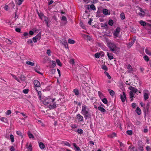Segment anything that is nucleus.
<instances>
[{
    "label": "nucleus",
    "instance_id": "nucleus-7",
    "mask_svg": "<svg viewBox=\"0 0 151 151\" xmlns=\"http://www.w3.org/2000/svg\"><path fill=\"white\" fill-rule=\"evenodd\" d=\"M55 100V98L52 99L50 98H48L45 100V103L47 104L53 103Z\"/></svg>",
    "mask_w": 151,
    "mask_h": 151
},
{
    "label": "nucleus",
    "instance_id": "nucleus-10",
    "mask_svg": "<svg viewBox=\"0 0 151 151\" xmlns=\"http://www.w3.org/2000/svg\"><path fill=\"white\" fill-rule=\"evenodd\" d=\"M139 9L140 12L139 13V15L141 17H144L145 14V12L141 8H139Z\"/></svg>",
    "mask_w": 151,
    "mask_h": 151
},
{
    "label": "nucleus",
    "instance_id": "nucleus-24",
    "mask_svg": "<svg viewBox=\"0 0 151 151\" xmlns=\"http://www.w3.org/2000/svg\"><path fill=\"white\" fill-rule=\"evenodd\" d=\"M73 92L76 95H78L79 94V93L78 89H74L73 90Z\"/></svg>",
    "mask_w": 151,
    "mask_h": 151
},
{
    "label": "nucleus",
    "instance_id": "nucleus-39",
    "mask_svg": "<svg viewBox=\"0 0 151 151\" xmlns=\"http://www.w3.org/2000/svg\"><path fill=\"white\" fill-rule=\"evenodd\" d=\"M114 24V22L112 19H110L108 22V24L110 26H112Z\"/></svg>",
    "mask_w": 151,
    "mask_h": 151
},
{
    "label": "nucleus",
    "instance_id": "nucleus-42",
    "mask_svg": "<svg viewBox=\"0 0 151 151\" xmlns=\"http://www.w3.org/2000/svg\"><path fill=\"white\" fill-rule=\"evenodd\" d=\"M143 58L147 62L149 60V57L147 55L144 56L143 57Z\"/></svg>",
    "mask_w": 151,
    "mask_h": 151
},
{
    "label": "nucleus",
    "instance_id": "nucleus-45",
    "mask_svg": "<svg viewBox=\"0 0 151 151\" xmlns=\"http://www.w3.org/2000/svg\"><path fill=\"white\" fill-rule=\"evenodd\" d=\"M104 73L109 79H110L111 78V76H110V75H109V74L107 72L105 71L104 72Z\"/></svg>",
    "mask_w": 151,
    "mask_h": 151
},
{
    "label": "nucleus",
    "instance_id": "nucleus-21",
    "mask_svg": "<svg viewBox=\"0 0 151 151\" xmlns=\"http://www.w3.org/2000/svg\"><path fill=\"white\" fill-rule=\"evenodd\" d=\"M98 109L102 112L105 113L106 110L103 107L99 106L98 108Z\"/></svg>",
    "mask_w": 151,
    "mask_h": 151
},
{
    "label": "nucleus",
    "instance_id": "nucleus-5",
    "mask_svg": "<svg viewBox=\"0 0 151 151\" xmlns=\"http://www.w3.org/2000/svg\"><path fill=\"white\" fill-rule=\"evenodd\" d=\"M88 109L87 107L85 105L83 106L82 109V112L83 114H87L88 112Z\"/></svg>",
    "mask_w": 151,
    "mask_h": 151
},
{
    "label": "nucleus",
    "instance_id": "nucleus-51",
    "mask_svg": "<svg viewBox=\"0 0 151 151\" xmlns=\"http://www.w3.org/2000/svg\"><path fill=\"white\" fill-rule=\"evenodd\" d=\"M61 20L65 21V23H66L67 22L66 17L64 16L62 17Z\"/></svg>",
    "mask_w": 151,
    "mask_h": 151
},
{
    "label": "nucleus",
    "instance_id": "nucleus-31",
    "mask_svg": "<svg viewBox=\"0 0 151 151\" xmlns=\"http://www.w3.org/2000/svg\"><path fill=\"white\" fill-rule=\"evenodd\" d=\"M102 102L104 104H107V100L105 98H103L101 99Z\"/></svg>",
    "mask_w": 151,
    "mask_h": 151
},
{
    "label": "nucleus",
    "instance_id": "nucleus-56",
    "mask_svg": "<svg viewBox=\"0 0 151 151\" xmlns=\"http://www.w3.org/2000/svg\"><path fill=\"white\" fill-rule=\"evenodd\" d=\"M47 54L48 55V56H50L51 55V51L49 49H48L47 50Z\"/></svg>",
    "mask_w": 151,
    "mask_h": 151
},
{
    "label": "nucleus",
    "instance_id": "nucleus-3",
    "mask_svg": "<svg viewBox=\"0 0 151 151\" xmlns=\"http://www.w3.org/2000/svg\"><path fill=\"white\" fill-rule=\"evenodd\" d=\"M120 28L119 27L116 28L113 32V35L115 38L120 37L121 36L120 35Z\"/></svg>",
    "mask_w": 151,
    "mask_h": 151
},
{
    "label": "nucleus",
    "instance_id": "nucleus-38",
    "mask_svg": "<svg viewBox=\"0 0 151 151\" xmlns=\"http://www.w3.org/2000/svg\"><path fill=\"white\" fill-rule=\"evenodd\" d=\"M0 120L5 122H7V119L5 117H1L0 118Z\"/></svg>",
    "mask_w": 151,
    "mask_h": 151
},
{
    "label": "nucleus",
    "instance_id": "nucleus-11",
    "mask_svg": "<svg viewBox=\"0 0 151 151\" xmlns=\"http://www.w3.org/2000/svg\"><path fill=\"white\" fill-rule=\"evenodd\" d=\"M33 83L35 86L36 87H39L40 86V83L37 80H34Z\"/></svg>",
    "mask_w": 151,
    "mask_h": 151
},
{
    "label": "nucleus",
    "instance_id": "nucleus-8",
    "mask_svg": "<svg viewBox=\"0 0 151 151\" xmlns=\"http://www.w3.org/2000/svg\"><path fill=\"white\" fill-rule=\"evenodd\" d=\"M120 97L122 101V102H124L126 99L125 93L124 92H123L122 94L120 95Z\"/></svg>",
    "mask_w": 151,
    "mask_h": 151
},
{
    "label": "nucleus",
    "instance_id": "nucleus-33",
    "mask_svg": "<svg viewBox=\"0 0 151 151\" xmlns=\"http://www.w3.org/2000/svg\"><path fill=\"white\" fill-rule=\"evenodd\" d=\"M108 91L111 96H113L114 94V92L112 90L109 89Z\"/></svg>",
    "mask_w": 151,
    "mask_h": 151
},
{
    "label": "nucleus",
    "instance_id": "nucleus-26",
    "mask_svg": "<svg viewBox=\"0 0 151 151\" xmlns=\"http://www.w3.org/2000/svg\"><path fill=\"white\" fill-rule=\"evenodd\" d=\"M56 104H50L49 106V108L51 109L56 108Z\"/></svg>",
    "mask_w": 151,
    "mask_h": 151
},
{
    "label": "nucleus",
    "instance_id": "nucleus-35",
    "mask_svg": "<svg viewBox=\"0 0 151 151\" xmlns=\"http://www.w3.org/2000/svg\"><path fill=\"white\" fill-rule=\"evenodd\" d=\"M116 134L115 133H113L111 134H110L108 135V137H109L110 138H112L114 137H116Z\"/></svg>",
    "mask_w": 151,
    "mask_h": 151
},
{
    "label": "nucleus",
    "instance_id": "nucleus-17",
    "mask_svg": "<svg viewBox=\"0 0 151 151\" xmlns=\"http://www.w3.org/2000/svg\"><path fill=\"white\" fill-rule=\"evenodd\" d=\"M84 116L85 119H86L88 118H90L91 115L89 114V112H88L87 114H83Z\"/></svg>",
    "mask_w": 151,
    "mask_h": 151
},
{
    "label": "nucleus",
    "instance_id": "nucleus-22",
    "mask_svg": "<svg viewBox=\"0 0 151 151\" xmlns=\"http://www.w3.org/2000/svg\"><path fill=\"white\" fill-rule=\"evenodd\" d=\"M139 23L142 26H145L147 24L145 22L142 21L140 20L139 22Z\"/></svg>",
    "mask_w": 151,
    "mask_h": 151
},
{
    "label": "nucleus",
    "instance_id": "nucleus-15",
    "mask_svg": "<svg viewBox=\"0 0 151 151\" xmlns=\"http://www.w3.org/2000/svg\"><path fill=\"white\" fill-rule=\"evenodd\" d=\"M77 117L78 119L80 121H82L83 120V117L80 114H78L77 115Z\"/></svg>",
    "mask_w": 151,
    "mask_h": 151
},
{
    "label": "nucleus",
    "instance_id": "nucleus-61",
    "mask_svg": "<svg viewBox=\"0 0 151 151\" xmlns=\"http://www.w3.org/2000/svg\"><path fill=\"white\" fill-rule=\"evenodd\" d=\"M29 91V90L28 89H24L23 90V92L24 93H27Z\"/></svg>",
    "mask_w": 151,
    "mask_h": 151
},
{
    "label": "nucleus",
    "instance_id": "nucleus-1",
    "mask_svg": "<svg viewBox=\"0 0 151 151\" xmlns=\"http://www.w3.org/2000/svg\"><path fill=\"white\" fill-rule=\"evenodd\" d=\"M106 42L107 47L110 51L115 53L119 50V48L117 46L114 42H112L110 40L106 38Z\"/></svg>",
    "mask_w": 151,
    "mask_h": 151
},
{
    "label": "nucleus",
    "instance_id": "nucleus-43",
    "mask_svg": "<svg viewBox=\"0 0 151 151\" xmlns=\"http://www.w3.org/2000/svg\"><path fill=\"white\" fill-rule=\"evenodd\" d=\"M20 79L22 81H24L25 79V77L23 75H21L20 76Z\"/></svg>",
    "mask_w": 151,
    "mask_h": 151
},
{
    "label": "nucleus",
    "instance_id": "nucleus-30",
    "mask_svg": "<svg viewBox=\"0 0 151 151\" xmlns=\"http://www.w3.org/2000/svg\"><path fill=\"white\" fill-rule=\"evenodd\" d=\"M98 93L99 96L101 99L104 98V95L101 92L99 91L98 92Z\"/></svg>",
    "mask_w": 151,
    "mask_h": 151
},
{
    "label": "nucleus",
    "instance_id": "nucleus-46",
    "mask_svg": "<svg viewBox=\"0 0 151 151\" xmlns=\"http://www.w3.org/2000/svg\"><path fill=\"white\" fill-rule=\"evenodd\" d=\"M10 138L11 141L13 142H14V137L12 134H11L10 135Z\"/></svg>",
    "mask_w": 151,
    "mask_h": 151
},
{
    "label": "nucleus",
    "instance_id": "nucleus-28",
    "mask_svg": "<svg viewBox=\"0 0 151 151\" xmlns=\"http://www.w3.org/2000/svg\"><path fill=\"white\" fill-rule=\"evenodd\" d=\"M41 35L39 34L36 36L34 37V38H35L37 40H39L41 38Z\"/></svg>",
    "mask_w": 151,
    "mask_h": 151
},
{
    "label": "nucleus",
    "instance_id": "nucleus-57",
    "mask_svg": "<svg viewBox=\"0 0 151 151\" xmlns=\"http://www.w3.org/2000/svg\"><path fill=\"white\" fill-rule=\"evenodd\" d=\"M4 9L6 11H8L9 9V7L7 5H6L4 7Z\"/></svg>",
    "mask_w": 151,
    "mask_h": 151
},
{
    "label": "nucleus",
    "instance_id": "nucleus-29",
    "mask_svg": "<svg viewBox=\"0 0 151 151\" xmlns=\"http://www.w3.org/2000/svg\"><path fill=\"white\" fill-rule=\"evenodd\" d=\"M142 107H146V109L147 110H148V109L149 107V104H141Z\"/></svg>",
    "mask_w": 151,
    "mask_h": 151
},
{
    "label": "nucleus",
    "instance_id": "nucleus-2",
    "mask_svg": "<svg viewBox=\"0 0 151 151\" xmlns=\"http://www.w3.org/2000/svg\"><path fill=\"white\" fill-rule=\"evenodd\" d=\"M129 89L131 90L129 93V97L130 101H132L135 98V93L138 91V90L136 88L132 86L129 87Z\"/></svg>",
    "mask_w": 151,
    "mask_h": 151
},
{
    "label": "nucleus",
    "instance_id": "nucleus-60",
    "mask_svg": "<svg viewBox=\"0 0 151 151\" xmlns=\"http://www.w3.org/2000/svg\"><path fill=\"white\" fill-rule=\"evenodd\" d=\"M70 64L73 65L74 64L75 62L73 59H71L70 61Z\"/></svg>",
    "mask_w": 151,
    "mask_h": 151
},
{
    "label": "nucleus",
    "instance_id": "nucleus-41",
    "mask_svg": "<svg viewBox=\"0 0 151 151\" xmlns=\"http://www.w3.org/2000/svg\"><path fill=\"white\" fill-rule=\"evenodd\" d=\"M77 132L80 134H82L83 133V130L81 129H78L77 130Z\"/></svg>",
    "mask_w": 151,
    "mask_h": 151
},
{
    "label": "nucleus",
    "instance_id": "nucleus-59",
    "mask_svg": "<svg viewBox=\"0 0 151 151\" xmlns=\"http://www.w3.org/2000/svg\"><path fill=\"white\" fill-rule=\"evenodd\" d=\"M11 113V111L10 110H8L7 112L6 113V114L7 115H9Z\"/></svg>",
    "mask_w": 151,
    "mask_h": 151
},
{
    "label": "nucleus",
    "instance_id": "nucleus-34",
    "mask_svg": "<svg viewBox=\"0 0 151 151\" xmlns=\"http://www.w3.org/2000/svg\"><path fill=\"white\" fill-rule=\"evenodd\" d=\"M27 134L29 136V137L30 138H34V136L33 135L31 134L30 132H28L27 133Z\"/></svg>",
    "mask_w": 151,
    "mask_h": 151
},
{
    "label": "nucleus",
    "instance_id": "nucleus-37",
    "mask_svg": "<svg viewBox=\"0 0 151 151\" xmlns=\"http://www.w3.org/2000/svg\"><path fill=\"white\" fill-rule=\"evenodd\" d=\"M75 42V41L73 40H72L71 39H69L68 40V43H69L70 44H74Z\"/></svg>",
    "mask_w": 151,
    "mask_h": 151
},
{
    "label": "nucleus",
    "instance_id": "nucleus-63",
    "mask_svg": "<svg viewBox=\"0 0 151 151\" xmlns=\"http://www.w3.org/2000/svg\"><path fill=\"white\" fill-rule=\"evenodd\" d=\"M27 43L28 44H30L32 43V41L31 39H29L27 41Z\"/></svg>",
    "mask_w": 151,
    "mask_h": 151
},
{
    "label": "nucleus",
    "instance_id": "nucleus-13",
    "mask_svg": "<svg viewBox=\"0 0 151 151\" xmlns=\"http://www.w3.org/2000/svg\"><path fill=\"white\" fill-rule=\"evenodd\" d=\"M135 39L132 40L131 42H130L127 45V47L128 48H130L134 44V42H135Z\"/></svg>",
    "mask_w": 151,
    "mask_h": 151
},
{
    "label": "nucleus",
    "instance_id": "nucleus-20",
    "mask_svg": "<svg viewBox=\"0 0 151 151\" xmlns=\"http://www.w3.org/2000/svg\"><path fill=\"white\" fill-rule=\"evenodd\" d=\"M39 146L41 149H43L45 147V145L42 142H40L39 143Z\"/></svg>",
    "mask_w": 151,
    "mask_h": 151
},
{
    "label": "nucleus",
    "instance_id": "nucleus-55",
    "mask_svg": "<svg viewBox=\"0 0 151 151\" xmlns=\"http://www.w3.org/2000/svg\"><path fill=\"white\" fill-rule=\"evenodd\" d=\"M127 134L131 135L132 134V132L131 130H127Z\"/></svg>",
    "mask_w": 151,
    "mask_h": 151
},
{
    "label": "nucleus",
    "instance_id": "nucleus-19",
    "mask_svg": "<svg viewBox=\"0 0 151 151\" xmlns=\"http://www.w3.org/2000/svg\"><path fill=\"white\" fill-rule=\"evenodd\" d=\"M136 112L138 115H140L141 114V111L140 109L137 107L136 110Z\"/></svg>",
    "mask_w": 151,
    "mask_h": 151
},
{
    "label": "nucleus",
    "instance_id": "nucleus-6",
    "mask_svg": "<svg viewBox=\"0 0 151 151\" xmlns=\"http://www.w3.org/2000/svg\"><path fill=\"white\" fill-rule=\"evenodd\" d=\"M127 68L128 70V71L129 73H132L134 71V70L130 64H129L127 66Z\"/></svg>",
    "mask_w": 151,
    "mask_h": 151
},
{
    "label": "nucleus",
    "instance_id": "nucleus-47",
    "mask_svg": "<svg viewBox=\"0 0 151 151\" xmlns=\"http://www.w3.org/2000/svg\"><path fill=\"white\" fill-rule=\"evenodd\" d=\"M17 134L20 137H21L22 138H23V136L22 135V133L21 132L19 131H17L16 132Z\"/></svg>",
    "mask_w": 151,
    "mask_h": 151
},
{
    "label": "nucleus",
    "instance_id": "nucleus-36",
    "mask_svg": "<svg viewBox=\"0 0 151 151\" xmlns=\"http://www.w3.org/2000/svg\"><path fill=\"white\" fill-rule=\"evenodd\" d=\"M56 62L57 64L60 66H61L62 65L60 60L58 59H57L56 60Z\"/></svg>",
    "mask_w": 151,
    "mask_h": 151
},
{
    "label": "nucleus",
    "instance_id": "nucleus-64",
    "mask_svg": "<svg viewBox=\"0 0 151 151\" xmlns=\"http://www.w3.org/2000/svg\"><path fill=\"white\" fill-rule=\"evenodd\" d=\"M139 149L140 151H143V147L141 146H139Z\"/></svg>",
    "mask_w": 151,
    "mask_h": 151
},
{
    "label": "nucleus",
    "instance_id": "nucleus-52",
    "mask_svg": "<svg viewBox=\"0 0 151 151\" xmlns=\"http://www.w3.org/2000/svg\"><path fill=\"white\" fill-rule=\"evenodd\" d=\"M12 77L14 78L15 79H16L18 82H20L19 80L16 76L12 74Z\"/></svg>",
    "mask_w": 151,
    "mask_h": 151
},
{
    "label": "nucleus",
    "instance_id": "nucleus-14",
    "mask_svg": "<svg viewBox=\"0 0 151 151\" xmlns=\"http://www.w3.org/2000/svg\"><path fill=\"white\" fill-rule=\"evenodd\" d=\"M28 143H27L26 144V147L28 149L30 150V151H32V145L31 144H30L29 146L28 145Z\"/></svg>",
    "mask_w": 151,
    "mask_h": 151
},
{
    "label": "nucleus",
    "instance_id": "nucleus-49",
    "mask_svg": "<svg viewBox=\"0 0 151 151\" xmlns=\"http://www.w3.org/2000/svg\"><path fill=\"white\" fill-rule=\"evenodd\" d=\"M101 68L105 70H108V68L105 65H103L101 67Z\"/></svg>",
    "mask_w": 151,
    "mask_h": 151
},
{
    "label": "nucleus",
    "instance_id": "nucleus-16",
    "mask_svg": "<svg viewBox=\"0 0 151 151\" xmlns=\"http://www.w3.org/2000/svg\"><path fill=\"white\" fill-rule=\"evenodd\" d=\"M107 55L110 60L114 58V57L111 53L110 54L109 52H107Z\"/></svg>",
    "mask_w": 151,
    "mask_h": 151
},
{
    "label": "nucleus",
    "instance_id": "nucleus-62",
    "mask_svg": "<svg viewBox=\"0 0 151 151\" xmlns=\"http://www.w3.org/2000/svg\"><path fill=\"white\" fill-rule=\"evenodd\" d=\"M64 144L65 145L69 146V147H70V144L68 142H65L64 143Z\"/></svg>",
    "mask_w": 151,
    "mask_h": 151
},
{
    "label": "nucleus",
    "instance_id": "nucleus-48",
    "mask_svg": "<svg viewBox=\"0 0 151 151\" xmlns=\"http://www.w3.org/2000/svg\"><path fill=\"white\" fill-rule=\"evenodd\" d=\"M100 54L99 53H97L95 55V57L97 58H98L100 56Z\"/></svg>",
    "mask_w": 151,
    "mask_h": 151
},
{
    "label": "nucleus",
    "instance_id": "nucleus-25",
    "mask_svg": "<svg viewBox=\"0 0 151 151\" xmlns=\"http://www.w3.org/2000/svg\"><path fill=\"white\" fill-rule=\"evenodd\" d=\"M24 0H17L16 3L19 5H20L23 1Z\"/></svg>",
    "mask_w": 151,
    "mask_h": 151
},
{
    "label": "nucleus",
    "instance_id": "nucleus-53",
    "mask_svg": "<svg viewBox=\"0 0 151 151\" xmlns=\"http://www.w3.org/2000/svg\"><path fill=\"white\" fill-rule=\"evenodd\" d=\"M51 62H52V66L53 67H55L56 65V63L54 61L52 60L51 61Z\"/></svg>",
    "mask_w": 151,
    "mask_h": 151
},
{
    "label": "nucleus",
    "instance_id": "nucleus-23",
    "mask_svg": "<svg viewBox=\"0 0 151 151\" xmlns=\"http://www.w3.org/2000/svg\"><path fill=\"white\" fill-rule=\"evenodd\" d=\"M145 51L146 54L149 55H151V51L147 48L145 49Z\"/></svg>",
    "mask_w": 151,
    "mask_h": 151
},
{
    "label": "nucleus",
    "instance_id": "nucleus-12",
    "mask_svg": "<svg viewBox=\"0 0 151 151\" xmlns=\"http://www.w3.org/2000/svg\"><path fill=\"white\" fill-rule=\"evenodd\" d=\"M44 21L45 22L47 26L48 27H49L50 25L49 24V22H50L49 19L46 17H44Z\"/></svg>",
    "mask_w": 151,
    "mask_h": 151
},
{
    "label": "nucleus",
    "instance_id": "nucleus-54",
    "mask_svg": "<svg viewBox=\"0 0 151 151\" xmlns=\"http://www.w3.org/2000/svg\"><path fill=\"white\" fill-rule=\"evenodd\" d=\"M29 35L28 33L27 32H24L23 34V36L25 37L26 38H28V36Z\"/></svg>",
    "mask_w": 151,
    "mask_h": 151
},
{
    "label": "nucleus",
    "instance_id": "nucleus-50",
    "mask_svg": "<svg viewBox=\"0 0 151 151\" xmlns=\"http://www.w3.org/2000/svg\"><path fill=\"white\" fill-rule=\"evenodd\" d=\"M90 7L91 9L95 10L96 9L95 6L93 4H92L90 5Z\"/></svg>",
    "mask_w": 151,
    "mask_h": 151
},
{
    "label": "nucleus",
    "instance_id": "nucleus-40",
    "mask_svg": "<svg viewBox=\"0 0 151 151\" xmlns=\"http://www.w3.org/2000/svg\"><path fill=\"white\" fill-rule=\"evenodd\" d=\"M63 44L64 45L66 48H68V46L66 41L65 40L64 43H63Z\"/></svg>",
    "mask_w": 151,
    "mask_h": 151
},
{
    "label": "nucleus",
    "instance_id": "nucleus-4",
    "mask_svg": "<svg viewBox=\"0 0 151 151\" xmlns=\"http://www.w3.org/2000/svg\"><path fill=\"white\" fill-rule=\"evenodd\" d=\"M143 94L145 100H147L149 98L150 95V93L149 91L147 90H144Z\"/></svg>",
    "mask_w": 151,
    "mask_h": 151
},
{
    "label": "nucleus",
    "instance_id": "nucleus-27",
    "mask_svg": "<svg viewBox=\"0 0 151 151\" xmlns=\"http://www.w3.org/2000/svg\"><path fill=\"white\" fill-rule=\"evenodd\" d=\"M26 64L31 66H33L35 64L34 63L29 61H27L26 62Z\"/></svg>",
    "mask_w": 151,
    "mask_h": 151
},
{
    "label": "nucleus",
    "instance_id": "nucleus-9",
    "mask_svg": "<svg viewBox=\"0 0 151 151\" xmlns=\"http://www.w3.org/2000/svg\"><path fill=\"white\" fill-rule=\"evenodd\" d=\"M103 13L105 15H109L110 14V11L106 9H103Z\"/></svg>",
    "mask_w": 151,
    "mask_h": 151
},
{
    "label": "nucleus",
    "instance_id": "nucleus-18",
    "mask_svg": "<svg viewBox=\"0 0 151 151\" xmlns=\"http://www.w3.org/2000/svg\"><path fill=\"white\" fill-rule=\"evenodd\" d=\"M73 145L74 147L76 149V151H81V150L80 149L79 147L77 146L76 145L75 143H73Z\"/></svg>",
    "mask_w": 151,
    "mask_h": 151
},
{
    "label": "nucleus",
    "instance_id": "nucleus-44",
    "mask_svg": "<svg viewBox=\"0 0 151 151\" xmlns=\"http://www.w3.org/2000/svg\"><path fill=\"white\" fill-rule=\"evenodd\" d=\"M35 89L37 92L39 97L40 98L42 95L41 92L40 91H38L36 88H35Z\"/></svg>",
    "mask_w": 151,
    "mask_h": 151
},
{
    "label": "nucleus",
    "instance_id": "nucleus-32",
    "mask_svg": "<svg viewBox=\"0 0 151 151\" xmlns=\"http://www.w3.org/2000/svg\"><path fill=\"white\" fill-rule=\"evenodd\" d=\"M120 17L121 19L122 20L124 19L125 18V17L124 15V13L122 12L121 14L120 15Z\"/></svg>",
    "mask_w": 151,
    "mask_h": 151
},
{
    "label": "nucleus",
    "instance_id": "nucleus-58",
    "mask_svg": "<svg viewBox=\"0 0 151 151\" xmlns=\"http://www.w3.org/2000/svg\"><path fill=\"white\" fill-rule=\"evenodd\" d=\"M5 42L8 44H11L12 43L11 40L9 39H6L5 40Z\"/></svg>",
    "mask_w": 151,
    "mask_h": 151
}]
</instances>
